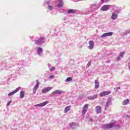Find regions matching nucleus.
<instances>
[{"label":"nucleus","instance_id":"2eb2a0df","mask_svg":"<svg viewBox=\"0 0 130 130\" xmlns=\"http://www.w3.org/2000/svg\"><path fill=\"white\" fill-rule=\"evenodd\" d=\"M20 89H21V87L17 88L14 91L9 93L8 94V96H13V95H14V94H15V93H17V92H18L20 90Z\"/></svg>","mask_w":130,"mask_h":130},{"label":"nucleus","instance_id":"f03ea898","mask_svg":"<svg viewBox=\"0 0 130 130\" xmlns=\"http://www.w3.org/2000/svg\"><path fill=\"white\" fill-rule=\"evenodd\" d=\"M35 44L41 46L43 44L45 43V38L41 37L40 38H36L35 40L34 41Z\"/></svg>","mask_w":130,"mask_h":130},{"label":"nucleus","instance_id":"c85d7f7f","mask_svg":"<svg viewBox=\"0 0 130 130\" xmlns=\"http://www.w3.org/2000/svg\"><path fill=\"white\" fill-rule=\"evenodd\" d=\"M72 77H68L66 80V82H71V81H72Z\"/></svg>","mask_w":130,"mask_h":130},{"label":"nucleus","instance_id":"7c9ffc66","mask_svg":"<svg viewBox=\"0 0 130 130\" xmlns=\"http://www.w3.org/2000/svg\"><path fill=\"white\" fill-rule=\"evenodd\" d=\"M101 3H102V4L104 3H108V2H109V0H101Z\"/></svg>","mask_w":130,"mask_h":130},{"label":"nucleus","instance_id":"e433bc0d","mask_svg":"<svg viewBox=\"0 0 130 130\" xmlns=\"http://www.w3.org/2000/svg\"><path fill=\"white\" fill-rule=\"evenodd\" d=\"M87 66H88V67H90V66H91V61H89L88 62V63H87Z\"/></svg>","mask_w":130,"mask_h":130},{"label":"nucleus","instance_id":"9d476101","mask_svg":"<svg viewBox=\"0 0 130 130\" xmlns=\"http://www.w3.org/2000/svg\"><path fill=\"white\" fill-rule=\"evenodd\" d=\"M113 34V32H106L103 34V35L101 36V38H104V37H107L108 36H112Z\"/></svg>","mask_w":130,"mask_h":130},{"label":"nucleus","instance_id":"5701e85b","mask_svg":"<svg viewBox=\"0 0 130 130\" xmlns=\"http://www.w3.org/2000/svg\"><path fill=\"white\" fill-rule=\"evenodd\" d=\"M24 96H25V91H21L20 93V98L21 99L24 98Z\"/></svg>","mask_w":130,"mask_h":130},{"label":"nucleus","instance_id":"aec40b11","mask_svg":"<svg viewBox=\"0 0 130 130\" xmlns=\"http://www.w3.org/2000/svg\"><path fill=\"white\" fill-rule=\"evenodd\" d=\"M71 106H68L66 107H65L64 109V113H67V112H68V111H70L71 110Z\"/></svg>","mask_w":130,"mask_h":130},{"label":"nucleus","instance_id":"a211bd4d","mask_svg":"<svg viewBox=\"0 0 130 130\" xmlns=\"http://www.w3.org/2000/svg\"><path fill=\"white\" fill-rule=\"evenodd\" d=\"M98 98V94H94L93 95H91L88 97V99L89 100H94V99H96Z\"/></svg>","mask_w":130,"mask_h":130},{"label":"nucleus","instance_id":"f257e3e1","mask_svg":"<svg viewBox=\"0 0 130 130\" xmlns=\"http://www.w3.org/2000/svg\"><path fill=\"white\" fill-rule=\"evenodd\" d=\"M102 127L104 129H108L109 128H112V127H117V128H119L120 126L116 124V122L114 121L107 125H103L102 126Z\"/></svg>","mask_w":130,"mask_h":130},{"label":"nucleus","instance_id":"c9c22d12","mask_svg":"<svg viewBox=\"0 0 130 130\" xmlns=\"http://www.w3.org/2000/svg\"><path fill=\"white\" fill-rule=\"evenodd\" d=\"M120 57H121V56H119L117 57V60H120Z\"/></svg>","mask_w":130,"mask_h":130},{"label":"nucleus","instance_id":"58836bf2","mask_svg":"<svg viewBox=\"0 0 130 130\" xmlns=\"http://www.w3.org/2000/svg\"><path fill=\"white\" fill-rule=\"evenodd\" d=\"M63 12V9H61L60 10V13H62Z\"/></svg>","mask_w":130,"mask_h":130},{"label":"nucleus","instance_id":"4be33fe9","mask_svg":"<svg viewBox=\"0 0 130 130\" xmlns=\"http://www.w3.org/2000/svg\"><path fill=\"white\" fill-rule=\"evenodd\" d=\"M77 12V10L75 9H70L68 10L67 12L68 14H74V13H76Z\"/></svg>","mask_w":130,"mask_h":130},{"label":"nucleus","instance_id":"bb28decb","mask_svg":"<svg viewBox=\"0 0 130 130\" xmlns=\"http://www.w3.org/2000/svg\"><path fill=\"white\" fill-rule=\"evenodd\" d=\"M38 88L34 87L33 88L32 92L33 94H36Z\"/></svg>","mask_w":130,"mask_h":130},{"label":"nucleus","instance_id":"20e7f679","mask_svg":"<svg viewBox=\"0 0 130 130\" xmlns=\"http://www.w3.org/2000/svg\"><path fill=\"white\" fill-rule=\"evenodd\" d=\"M118 14H119V11L116 10L113 12L111 14V19L114 21L116 20L118 17Z\"/></svg>","mask_w":130,"mask_h":130},{"label":"nucleus","instance_id":"1a4fd4ad","mask_svg":"<svg viewBox=\"0 0 130 130\" xmlns=\"http://www.w3.org/2000/svg\"><path fill=\"white\" fill-rule=\"evenodd\" d=\"M111 93V91H103L100 94V97H104L107 95H109Z\"/></svg>","mask_w":130,"mask_h":130},{"label":"nucleus","instance_id":"cd10ccee","mask_svg":"<svg viewBox=\"0 0 130 130\" xmlns=\"http://www.w3.org/2000/svg\"><path fill=\"white\" fill-rule=\"evenodd\" d=\"M124 53H125V52L124 51L121 52L119 54V56H120L121 57H123V55H124Z\"/></svg>","mask_w":130,"mask_h":130},{"label":"nucleus","instance_id":"2f4dec72","mask_svg":"<svg viewBox=\"0 0 130 130\" xmlns=\"http://www.w3.org/2000/svg\"><path fill=\"white\" fill-rule=\"evenodd\" d=\"M55 70V67H52L51 68H50V71L51 72H53Z\"/></svg>","mask_w":130,"mask_h":130},{"label":"nucleus","instance_id":"f3484780","mask_svg":"<svg viewBox=\"0 0 130 130\" xmlns=\"http://www.w3.org/2000/svg\"><path fill=\"white\" fill-rule=\"evenodd\" d=\"M112 103H111V100H108L107 102L106 105H105V109H107V107L109 106H110V105H112Z\"/></svg>","mask_w":130,"mask_h":130},{"label":"nucleus","instance_id":"ea45409f","mask_svg":"<svg viewBox=\"0 0 130 130\" xmlns=\"http://www.w3.org/2000/svg\"><path fill=\"white\" fill-rule=\"evenodd\" d=\"M51 14H52V15H56V14L53 13H51Z\"/></svg>","mask_w":130,"mask_h":130},{"label":"nucleus","instance_id":"ddd939ff","mask_svg":"<svg viewBox=\"0 0 130 130\" xmlns=\"http://www.w3.org/2000/svg\"><path fill=\"white\" fill-rule=\"evenodd\" d=\"M50 90H52V87H47L43 89L42 92V93H47V92H49Z\"/></svg>","mask_w":130,"mask_h":130},{"label":"nucleus","instance_id":"423d86ee","mask_svg":"<svg viewBox=\"0 0 130 130\" xmlns=\"http://www.w3.org/2000/svg\"><path fill=\"white\" fill-rule=\"evenodd\" d=\"M37 52L39 56L41 57L42 55V53H43V48L39 47H37Z\"/></svg>","mask_w":130,"mask_h":130},{"label":"nucleus","instance_id":"39448f33","mask_svg":"<svg viewBox=\"0 0 130 130\" xmlns=\"http://www.w3.org/2000/svg\"><path fill=\"white\" fill-rule=\"evenodd\" d=\"M101 7V5H99V4H94L91 6L90 9L91 11H96V10H98V9H99V8Z\"/></svg>","mask_w":130,"mask_h":130},{"label":"nucleus","instance_id":"72a5a7b5","mask_svg":"<svg viewBox=\"0 0 130 130\" xmlns=\"http://www.w3.org/2000/svg\"><path fill=\"white\" fill-rule=\"evenodd\" d=\"M87 119H88V121H91V122H93L94 121L93 119H92L91 118H88Z\"/></svg>","mask_w":130,"mask_h":130},{"label":"nucleus","instance_id":"6ab92c4d","mask_svg":"<svg viewBox=\"0 0 130 130\" xmlns=\"http://www.w3.org/2000/svg\"><path fill=\"white\" fill-rule=\"evenodd\" d=\"M95 111L98 114L101 113V107L100 106H97L95 108Z\"/></svg>","mask_w":130,"mask_h":130},{"label":"nucleus","instance_id":"0eeeda50","mask_svg":"<svg viewBox=\"0 0 130 130\" xmlns=\"http://www.w3.org/2000/svg\"><path fill=\"white\" fill-rule=\"evenodd\" d=\"M88 107H89V105L88 104H86L83 106L82 108V115L86 114V112H87V110H88Z\"/></svg>","mask_w":130,"mask_h":130},{"label":"nucleus","instance_id":"393cba45","mask_svg":"<svg viewBox=\"0 0 130 130\" xmlns=\"http://www.w3.org/2000/svg\"><path fill=\"white\" fill-rule=\"evenodd\" d=\"M128 102H129V100H128V99L124 100L122 103L123 105H126V104H127Z\"/></svg>","mask_w":130,"mask_h":130},{"label":"nucleus","instance_id":"f8f14e48","mask_svg":"<svg viewBox=\"0 0 130 130\" xmlns=\"http://www.w3.org/2000/svg\"><path fill=\"white\" fill-rule=\"evenodd\" d=\"M46 4L48 5V10L50 11V12H52V11L54 10V8H53V7L49 5V4H50V2L49 1L47 2Z\"/></svg>","mask_w":130,"mask_h":130},{"label":"nucleus","instance_id":"4c0bfd02","mask_svg":"<svg viewBox=\"0 0 130 130\" xmlns=\"http://www.w3.org/2000/svg\"><path fill=\"white\" fill-rule=\"evenodd\" d=\"M12 102V101H10L9 102H8V104H7V106H10V104H11V103Z\"/></svg>","mask_w":130,"mask_h":130},{"label":"nucleus","instance_id":"6e6552de","mask_svg":"<svg viewBox=\"0 0 130 130\" xmlns=\"http://www.w3.org/2000/svg\"><path fill=\"white\" fill-rule=\"evenodd\" d=\"M88 44L89 45V46H88V48L89 49H90V50H91V49H93V48H94V41H89L88 42Z\"/></svg>","mask_w":130,"mask_h":130},{"label":"nucleus","instance_id":"f704fd0d","mask_svg":"<svg viewBox=\"0 0 130 130\" xmlns=\"http://www.w3.org/2000/svg\"><path fill=\"white\" fill-rule=\"evenodd\" d=\"M48 67L49 70H50V69H51V68L52 67H51V65L50 64H48Z\"/></svg>","mask_w":130,"mask_h":130},{"label":"nucleus","instance_id":"dca6fc26","mask_svg":"<svg viewBox=\"0 0 130 130\" xmlns=\"http://www.w3.org/2000/svg\"><path fill=\"white\" fill-rule=\"evenodd\" d=\"M57 2L58 3V8H62V7L63 6V2L62 1V0H57Z\"/></svg>","mask_w":130,"mask_h":130},{"label":"nucleus","instance_id":"4468645a","mask_svg":"<svg viewBox=\"0 0 130 130\" xmlns=\"http://www.w3.org/2000/svg\"><path fill=\"white\" fill-rule=\"evenodd\" d=\"M62 93H63V91H62V90H56L54 91L52 93V94L53 95H60V94H62Z\"/></svg>","mask_w":130,"mask_h":130},{"label":"nucleus","instance_id":"412c9836","mask_svg":"<svg viewBox=\"0 0 130 130\" xmlns=\"http://www.w3.org/2000/svg\"><path fill=\"white\" fill-rule=\"evenodd\" d=\"M94 84H95V89H98V88H99V82H98V80H95L94 81Z\"/></svg>","mask_w":130,"mask_h":130},{"label":"nucleus","instance_id":"7ed1b4c3","mask_svg":"<svg viewBox=\"0 0 130 130\" xmlns=\"http://www.w3.org/2000/svg\"><path fill=\"white\" fill-rule=\"evenodd\" d=\"M116 8V6L115 5H104L103 6L101 10V11H104V12H106L107 11H108L109 9H111L112 10H113Z\"/></svg>","mask_w":130,"mask_h":130},{"label":"nucleus","instance_id":"473e14b6","mask_svg":"<svg viewBox=\"0 0 130 130\" xmlns=\"http://www.w3.org/2000/svg\"><path fill=\"white\" fill-rule=\"evenodd\" d=\"M49 79H50V80H52V79H54V75H50L49 77Z\"/></svg>","mask_w":130,"mask_h":130},{"label":"nucleus","instance_id":"c756f323","mask_svg":"<svg viewBox=\"0 0 130 130\" xmlns=\"http://www.w3.org/2000/svg\"><path fill=\"white\" fill-rule=\"evenodd\" d=\"M130 33V29L127 30L124 32V35H127V34H129Z\"/></svg>","mask_w":130,"mask_h":130},{"label":"nucleus","instance_id":"9b49d317","mask_svg":"<svg viewBox=\"0 0 130 130\" xmlns=\"http://www.w3.org/2000/svg\"><path fill=\"white\" fill-rule=\"evenodd\" d=\"M48 103V102L46 101L44 102L43 103L36 105L35 106V107H43V106H45Z\"/></svg>","mask_w":130,"mask_h":130},{"label":"nucleus","instance_id":"b1692460","mask_svg":"<svg viewBox=\"0 0 130 130\" xmlns=\"http://www.w3.org/2000/svg\"><path fill=\"white\" fill-rule=\"evenodd\" d=\"M70 127H71L72 128H74V127H75V126L77 125V123L72 122L70 123Z\"/></svg>","mask_w":130,"mask_h":130},{"label":"nucleus","instance_id":"a878e982","mask_svg":"<svg viewBox=\"0 0 130 130\" xmlns=\"http://www.w3.org/2000/svg\"><path fill=\"white\" fill-rule=\"evenodd\" d=\"M36 82H37V83H36V85H35V87L36 88H39V85H40V83H39V81H38V80H36Z\"/></svg>","mask_w":130,"mask_h":130}]
</instances>
